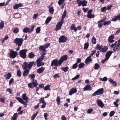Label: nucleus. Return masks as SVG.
Segmentation results:
<instances>
[{
    "instance_id": "f257e3e1",
    "label": "nucleus",
    "mask_w": 120,
    "mask_h": 120,
    "mask_svg": "<svg viewBox=\"0 0 120 120\" xmlns=\"http://www.w3.org/2000/svg\"><path fill=\"white\" fill-rule=\"evenodd\" d=\"M35 65V63L34 61L30 62L28 64L26 62H24L22 65V68L23 70H26L27 68L30 69L32 68L33 65Z\"/></svg>"
},
{
    "instance_id": "f03ea898",
    "label": "nucleus",
    "mask_w": 120,
    "mask_h": 120,
    "mask_svg": "<svg viewBox=\"0 0 120 120\" xmlns=\"http://www.w3.org/2000/svg\"><path fill=\"white\" fill-rule=\"evenodd\" d=\"M110 47L113 48V50L114 51H117L120 49V43L118 41H116L111 45H109Z\"/></svg>"
},
{
    "instance_id": "7ed1b4c3",
    "label": "nucleus",
    "mask_w": 120,
    "mask_h": 120,
    "mask_svg": "<svg viewBox=\"0 0 120 120\" xmlns=\"http://www.w3.org/2000/svg\"><path fill=\"white\" fill-rule=\"evenodd\" d=\"M95 48L98 50H100L101 52H104L107 51L108 49V47L102 45H100L99 44H97Z\"/></svg>"
},
{
    "instance_id": "20e7f679",
    "label": "nucleus",
    "mask_w": 120,
    "mask_h": 120,
    "mask_svg": "<svg viewBox=\"0 0 120 120\" xmlns=\"http://www.w3.org/2000/svg\"><path fill=\"white\" fill-rule=\"evenodd\" d=\"M23 41V40L22 38H16L14 40V42L16 43V45L19 46H21Z\"/></svg>"
},
{
    "instance_id": "39448f33",
    "label": "nucleus",
    "mask_w": 120,
    "mask_h": 120,
    "mask_svg": "<svg viewBox=\"0 0 120 120\" xmlns=\"http://www.w3.org/2000/svg\"><path fill=\"white\" fill-rule=\"evenodd\" d=\"M38 85V83L37 80L33 81V82L29 83L28 84V86L30 88L33 89L35 86Z\"/></svg>"
},
{
    "instance_id": "423d86ee",
    "label": "nucleus",
    "mask_w": 120,
    "mask_h": 120,
    "mask_svg": "<svg viewBox=\"0 0 120 120\" xmlns=\"http://www.w3.org/2000/svg\"><path fill=\"white\" fill-rule=\"evenodd\" d=\"M112 53V52L111 51H109L105 55V59L102 60L101 62V63L104 64L106 60H107L109 58Z\"/></svg>"
},
{
    "instance_id": "0eeeda50",
    "label": "nucleus",
    "mask_w": 120,
    "mask_h": 120,
    "mask_svg": "<svg viewBox=\"0 0 120 120\" xmlns=\"http://www.w3.org/2000/svg\"><path fill=\"white\" fill-rule=\"evenodd\" d=\"M27 52V50L25 49L20 50L19 52L20 56L24 59L26 57V53Z\"/></svg>"
},
{
    "instance_id": "6e6552de",
    "label": "nucleus",
    "mask_w": 120,
    "mask_h": 120,
    "mask_svg": "<svg viewBox=\"0 0 120 120\" xmlns=\"http://www.w3.org/2000/svg\"><path fill=\"white\" fill-rule=\"evenodd\" d=\"M103 91L104 90L103 88L100 89L93 93L92 94V95L95 96L96 95L102 94L103 93Z\"/></svg>"
},
{
    "instance_id": "1a4fd4ad",
    "label": "nucleus",
    "mask_w": 120,
    "mask_h": 120,
    "mask_svg": "<svg viewBox=\"0 0 120 120\" xmlns=\"http://www.w3.org/2000/svg\"><path fill=\"white\" fill-rule=\"evenodd\" d=\"M77 3L78 4V6L79 7L81 5L83 7L86 6V5L87 2L85 0L81 1L80 0H77Z\"/></svg>"
},
{
    "instance_id": "9d476101",
    "label": "nucleus",
    "mask_w": 120,
    "mask_h": 120,
    "mask_svg": "<svg viewBox=\"0 0 120 120\" xmlns=\"http://www.w3.org/2000/svg\"><path fill=\"white\" fill-rule=\"evenodd\" d=\"M68 38L65 36L62 35L59 38V43H65L68 40Z\"/></svg>"
},
{
    "instance_id": "9b49d317",
    "label": "nucleus",
    "mask_w": 120,
    "mask_h": 120,
    "mask_svg": "<svg viewBox=\"0 0 120 120\" xmlns=\"http://www.w3.org/2000/svg\"><path fill=\"white\" fill-rule=\"evenodd\" d=\"M16 98L19 102L25 105L24 107H26L27 103L28 102L27 101H24L22 98L18 97H16Z\"/></svg>"
},
{
    "instance_id": "f8f14e48",
    "label": "nucleus",
    "mask_w": 120,
    "mask_h": 120,
    "mask_svg": "<svg viewBox=\"0 0 120 120\" xmlns=\"http://www.w3.org/2000/svg\"><path fill=\"white\" fill-rule=\"evenodd\" d=\"M17 54V53L16 52H15L11 50L10 51V53L9 55L11 58H14L16 57Z\"/></svg>"
},
{
    "instance_id": "ddd939ff",
    "label": "nucleus",
    "mask_w": 120,
    "mask_h": 120,
    "mask_svg": "<svg viewBox=\"0 0 120 120\" xmlns=\"http://www.w3.org/2000/svg\"><path fill=\"white\" fill-rule=\"evenodd\" d=\"M60 60L58 61L57 59H55L52 61L51 64V66H52L54 65L55 66L57 67L58 65H59Z\"/></svg>"
},
{
    "instance_id": "4468645a",
    "label": "nucleus",
    "mask_w": 120,
    "mask_h": 120,
    "mask_svg": "<svg viewBox=\"0 0 120 120\" xmlns=\"http://www.w3.org/2000/svg\"><path fill=\"white\" fill-rule=\"evenodd\" d=\"M68 58L67 55H64L62 56L59 60V65H60L64 60H66Z\"/></svg>"
},
{
    "instance_id": "2eb2a0df",
    "label": "nucleus",
    "mask_w": 120,
    "mask_h": 120,
    "mask_svg": "<svg viewBox=\"0 0 120 120\" xmlns=\"http://www.w3.org/2000/svg\"><path fill=\"white\" fill-rule=\"evenodd\" d=\"M62 24L63 23L62 22H59L55 28V30H56L57 31L60 29Z\"/></svg>"
},
{
    "instance_id": "dca6fc26",
    "label": "nucleus",
    "mask_w": 120,
    "mask_h": 120,
    "mask_svg": "<svg viewBox=\"0 0 120 120\" xmlns=\"http://www.w3.org/2000/svg\"><path fill=\"white\" fill-rule=\"evenodd\" d=\"M96 102L98 105L101 108H103L104 107V104L101 100L98 99Z\"/></svg>"
},
{
    "instance_id": "f3484780",
    "label": "nucleus",
    "mask_w": 120,
    "mask_h": 120,
    "mask_svg": "<svg viewBox=\"0 0 120 120\" xmlns=\"http://www.w3.org/2000/svg\"><path fill=\"white\" fill-rule=\"evenodd\" d=\"M77 91V90L76 88H72L69 91V95L71 96L73 94L76 93Z\"/></svg>"
},
{
    "instance_id": "a211bd4d",
    "label": "nucleus",
    "mask_w": 120,
    "mask_h": 120,
    "mask_svg": "<svg viewBox=\"0 0 120 120\" xmlns=\"http://www.w3.org/2000/svg\"><path fill=\"white\" fill-rule=\"evenodd\" d=\"M114 38V36L113 34H112L109 37L108 40L110 43H111L114 41L113 40Z\"/></svg>"
},
{
    "instance_id": "6ab92c4d",
    "label": "nucleus",
    "mask_w": 120,
    "mask_h": 120,
    "mask_svg": "<svg viewBox=\"0 0 120 120\" xmlns=\"http://www.w3.org/2000/svg\"><path fill=\"white\" fill-rule=\"evenodd\" d=\"M114 17V18L112 19V21L116 22L117 20H120V13L117 16H115Z\"/></svg>"
},
{
    "instance_id": "aec40b11",
    "label": "nucleus",
    "mask_w": 120,
    "mask_h": 120,
    "mask_svg": "<svg viewBox=\"0 0 120 120\" xmlns=\"http://www.w3.org/2000/svg\"><path fill=\"white\" fill-rule=\"evenodd\" d=\"M109 82L111 83L112 86H116L117 85L116 82L115 81H114L112 79H110L109 80Z\"/></svg>"
},
{
    "instance_id": "412c9836",
    "label": "nucleus",
    "mask_w": 120,
    "mask_h": 120,
    "mask_svg": "<svg viewBox=\"0 0 120 120\" xmlns=\"http://www.w3.org/2000/svg\"><path fill=\"white\" fill-rule=\"evenodd\" d=\"M83 89L84 91H90L92 90L91 87L89 85H86L84 88Z\"/></svg>"
},
{
    "instance_id": "4be33fe9",
    "label": "nucleus",
    "mask_w": 120,
    "mask_h": 120,
    "mask_svg": "<svg viewBox=\"0 0 120 120\" xmlns=\"http://www.w3.org/2000/svg\"><path fill=\"white\" fill-rule=\"evenodd\" d=\"M26 93H24L22 94V99L26 101H27L29 98L28 97L26 96Z\"/></svg>"
},
{
    "instance_id": "5701e85b",
    "label": "nucleus",
    "mask_w": 120,
    "mask_h": 120,
    "mask_svg": "<svg viewBox=\"0 0 120 120\" xmlns=\"http://www.w3.org/2000/svg\"><path fill=\"white\" fill-rule=\"evenodd\" d=\"M45 69V68L44 67L38 69L37 71V72L39 74L42 73Z\"/></svg>"
},
{
    "instance_id": "b1692460",
    "label": "nucleus",
    "mask_w": 120,
    "mask_h": 120,
    "mask_svg": "<svg viewBox=\"0 0 120 120\" xmlns=\"http://www.w3.org/2000/svg\"><path fill=\"white\" fill-rule=\"evenodd\" d=\"M91 57L89 56L86 59L85 63L86 64H88L89 62L92 61V60L91 59Z\"/></svg>"
},
{
    "instance_id": "393cba45",
    "label": "nucleus",
    "mask_w": 120,
    "mask_h": 120,
    "mask_svg": "<svg viewBox=\"0 0 120 120\" xmlns=\"http://www.w3.org/2000/svg\"><path fill=\"white\" fill-rule=\"evenodd\" d=\"M11 76V74L10 73H8L4 75V77L6 79H8Z\"/></svg>"
},
{
    "instance_id": "a878e982",
    "label": "nucleus",
    "mask_w": 120,
    "mask_h": 120,
    "mask_svg": "<svg viewBox=\"0 0 120 120\" xmlns=\"http://www.w3.org/2000/svg\"><path fill=\"white\" fill-rule=\"evenodd\" d=\"M36 64L37 67H39L44 65V64L42 62L36 60Z\"/></svg>"
},
{
    "instance_id": "bb28decb",
    "label": "nucleus",
    "mask_w": 120,
    "mask_h": 120,
    "mask_svg": "<svg viewBox=\"0 0 120 120\" xmlns=\"http://www.w3.org/2000/svg\"><path fill=\"white\" fill-rule=\"evenodd\" d=\"M23 32L24 33H26L28 32L30 33V29L28 27H26L24 28L23 30Z\"/></svg>"
},
{
    "instance_id": "cd10ccee",
    "label": "nucleus",
    "mask_w": 120,
    "mask_h": 120,
    "mask_svg": "<svg viewBox=\"0 0 120 120\" xmlns=\"http://www.w3.org/2000/svg\"><path fill=\"white\" fill-rule=\"evenodd\" d=\"M39 49L40 51H46L45 48L43 45L41 46L39 48Z\"/></svg>"
},
{
    "instance_id": "c85d7f7f",
    "label": "nucleus",
    "mask_w": 120,
    "mask_h": 120,
    "mask_svg": "<svg viewBox=\"0 0 120 120\" xmlns=\"http://www.w3.org/2000/svg\"><path fill=\"white\" fill-rule=\"evenodd\" d=\"M70 29L71 30H74L75 31H76L77 30V28L75 27V25L74 24H72L71 26Z\"/></svg>"
},
{
    "instance_id": "c756f323",
    "label": "nucleus",
    "mask_w": 120,
    "mask_h": 120,
    "mask_svg": "<svg viewBox=\"0 0 120 120\" xmlns=\"http://www.w3.org/2000/svg\"><path fill=\"white\" fill-rule=\"evenodd\" d=\"M18 117L17 113H15L14 114L13 116L11 119V120H17Z\"/></svg>"
},
{
    "instance_id": "7c9ffc66",
    "label": "nucleus",
    "mask_w": 120,
    "mask_h": 120,
    "mask_svg": "<svg viewBox=\"0 0 120 120\" xmlns=\"http://www.w3.org/2000/svg\"><path fill=\"white\" fill-rule=\"evenodd\" d=\"M29 72V71L28 69H27L25 70L23 72V75L24 76H26L28 75Z\"/></svg>"
},
{
    "instance_id": "2f4dec72",
    "label": "nucleus",
    "mask_w": 120,
    "mask_h": 120,
    "mask_svg": "<svg viewBox=\"0 0 120 120\" xmlns=\"http://www.w3.org/2000/svg\"><path fill=\"white\" fill-rule=\"evenodd\" d=\"M29 76L32 79L33 81L36 80L34 79V78L35 77V75L34 74H30L29 75Z\"/></svg>"
},
{
    "instance_id": "473e14b6",
    "label": "nucleus",
    "mask_w": 120,
    "mask_h": 120,
    "mask_svg": "<svg viewBox=\"0 0 120 120\" xmlns=\"http://www.w3.org/2000/svg\"><path fill=\"white\" fill-rule=\"evenodd\" d=\"M4 22L3 21H1L0 22V30L2 29L4 26Z\"/></svg>"
},
{
    "instance_id": "72a5a7b5",
    "label": "nucleus",
    "mask_w": 120,
    "mask_h": 120,
    "mask_svg": "<svg viewBox=\"0 0 120 120\" xmlns=\"http://www.w3.org/2000/svg\"><path fill=\"white\" fill-rule=\"evenodd\" d=\"M35 56L34 54L32 52L29 53L28 55L30 59L33 58Z\"/></svg>"
},
{
    "instance_id": "f704fd0d",
    "label": "nucleus",
    "mask_w": 120,
    "mask_h": 120,
    "mask_svg": "<svg viewBox=\"0 0 120 120\" xmlns=\"http://www.w3.org/2000/svg\"><path fill=\"white\" fill-rule=\"evenodd\" d=\"M49 12L51 14H52L54 11V9H53V7L52 6L51 7L49 8Z\"/></svg>"
},
{
    "instance_id": "c9c22d12",
    "label": "nucleus",
    "mask_w": 120,
    "mask_h": 120,
    "mask_svg": "<svg viewBox=\"0 0 120 120\" xmlns=\"http://www.w3.org/2000/svg\"><path fill=\"white\" fill-rule=\"evenodd\" d=\"M60 68L61 70L64 72H66L68 69L69 68L67 66L65 67H61Z\"/></svg>"
},
{
    "instance_id": "e433bc0d",
    "label": "nucleus",
    "mask_w": 120,
    "mask_h": 120,
    "mask_svg": "<svg viewBox=\"0 0 120 120\" xmlns=\"http://www.w3.org/2000/svg\"><path fill=\"white\" fill-rule=\"evenodd\" d=\"M100 68V65L96 63L95 64L94 69L96 70H98Z\"/></svg>"
},
{
    "instance_id": "4c0bfd02",
    "label": "nucleus",
    "mask_w": 120,
    "mask_h": 120,
    "mask_svg": "<svg viewBox=\"0 0 120 120\" xmlns=\"http://www.w3.org/2000/svg\"><path fill=\"white\" fill-rule=\"evenodd\" d=\"M50 86L49 85H48L45 86L44 88V89L45 90H50Z\"/></svg>"
},
{
    "instance_id": "58836bf2",
    "label": "nucleus",
    "mask_w": 120,
    "mask_h": 120,
    "mask_svg": "<svg viewBox=\"0 0 120 120\" xmlns=\"http://www.w3.org/2000/svg\"><path fill=\"white\" fill-rule=\"evenodd\" d=\"M111 22L110 21H105L104 22L103 25L104 26L108 25L110 24Z\"/></svg>"
},
{
    "instance_id": "ea45409f",
    "label": "nucleus",
    "mask_w": 120,
    "mask_h": 120,
    "mask_svg": "<svg viewBox=\"0 0 120 120\" xmlns=\"http://www.w3.org/2000/svg\"><path fill=\"white\" fill-rule=\"evenodd\" d=\"M60 97L59 96L57 98L56 101L58 105H59L60 104Z\"/></svg>"
},
{
    "instance_id": "a19ab883",
    "label": "nucleus",
    "mask_w": 120,
    "mask_h": 120,
    "mask_svg": "<svg viewBox=\"0 0 120 120\" xmlns=\"http://www.w3.org/2000/svg\"><path fill=\"white\" fill-rule=\"evenodd\" d=\"M116 101H114V102L113 104L116 107H118V105L117 104V103L118 102L119 99H117L116 100Z\"/></svg>"
},
{
    "instance_id": "79ce46f5",
    "label": "nucleus",
    "mask_w": 120,
    "mask_h": 120,
    "mask_svg": "<svg viewBox=\"0 0 120 120\" xmlns=\"http://www.w3.org/2000/svg\"><path fill=\"white\" fill-rule=\"evenodd\" d=\"M89 46V44L88 43H86L84 44V49H86Z\"/></svg>"
},
{
    "instance_id": "37998d69",
    "label": "nucleus",
    "mask_w": 120,
    "mask_h": 120,
    "mask_svg": "<svg viewBox=\"0 0 120 120\" xmlns=\"http://www.w3.org/2000/svg\"><path fill=\"white\" fill-rule=\"evenodd\" d=\"M92 42V43L94 44H95L96 43V38L94 36L92 37L91 40Z\"/></svg>"
},
{
    "instance_id": "c03bdc74",
    "label": "nucleus",
    "mask_w": 120,
    "mask_h": 120,
    "mask_svg": "<svg viewBox=\"0 0 120 120\" xmlns=\"http://www.w3.org/2000/svg\"><path fill=\"white\" fill-rule=\"evenodd\" d=\"M44 58V56H41L39 58L37 59V60L42 62Z\"/></svg>"
},
{
    "instance_id": "a18cd8bd",
    "label": "nucleus",
    "mask_w": 120,
    "mask_h": 120,
    "mask_svg": "<svg viewBox=\"0 0 120 120\" xmlns=\"http://www.w3.org/2000/svg\"><path fill=\"white\" fill-rule=\"evenodd\" d=\"M86 17L88 18H93L94 17V16L93 15L90 14H87V15Z\"/></svg>"
},
{
    "instance_id": "49530a36",
    "label": "nucleus",
    "mask_w": 120,
    "mask_h": 120,
    "mask_svg": "<svg viewBox=\"0 0 120 120\" xmlns=\"http://www.w3.org/2000/svg\"><path fill=\"white\" fill-rule=\"evenodd\" d=\"M85 65V64L84 63H82L80 64L79 66V68H83Z\"/></svg>"
},
{
    "instance_id": "de8ad7c7",
    "label": "nucleus",
    "mask_w": 120,
    "mask_h": 120,
    "mask_svg": "<svg viewBox=\"0 0 120 120\" xmlns=\"http://www.w3.org/2000/svg\"><path fill=\"white\" fill-rule=\"evenodd\" d=\"M17 75L19 77L21 76V73L20 71V70H18L17 72Z\"/></svg>"
},
{
    "instance_id": "09e8293b",
    "label": "nucleus",
    "mask_w": 120,
    "mask_h": 120,
    "mask_svg": "<svg viewBox=\"0 0 120 120\" xmlns=\"http://www.w3.org/2000/svg\"><path fill=\"white\" fill-rule=\"evenodd\" d=\"M108 79L106 77H104L103 78H100V80L102 81H106Z\"/></svg>"
},
{
    "instance_id": "8fccbe9b",
    "label": "nucleus",
    "mask_w": 120,
    "mask_h": 120,
    "mask_svg": "<svg viewBox=\"0 0 120 120\" xmlns=\"http://www.w3.org/2000/svg\"><path fill=\"white\" fill-rule=\"evenodd\" d=\"M65 0H59L58 4L59 5L62 4L64 2Z\"/></svg>"
},
{
    "instance_id": "3c124183",
    "label": "nucleus",
    "mask_w": 120,
    "mask_h": 120,
    "mask_svg": "<svg viewBox=\"0 0 120 120\" xmlns=\"http://www.w3.org/2000/svg\"><path fill=\"white\" fill-rule=\"evenodd\" d=\"M51 17L48 18L45 21V23L46 24L48 23L50 21L51 19Z\"/></svg>"
},
{
    "instance_id": "603ef678",
    "label": "nucleus",
    "mask_w": 120,
    "mask_h": 120,
    "mask_svg": "<svg viewBox=\"0 0 120 120\" xmlns=\"http://www.w3.org/2000/svg\"><path fill=\"white\" fill-rule=\"evenodd\" d=\"M19 31V29L18 28H16L13 30V32L15 33H18Z\"/></svg>"
},
{
    "instance_id": "864d4df0",
    "label": "nucleus",
    "mask_w": 120,
    "mask_h": 120,
    "mask_svg": "<svg viewBox=\"0 0 120 120\" xmlns=\"http://www.w3.org/2000/svg\"><path fill=\"white\" fill-rule=\"evenodd\" d=\"M106 7H104L101 8V11L102 12H105L106 11Z\"/></svg>"
},
{
    "instance_id": "5fc2aeb1",
    "label": "nucleus",
    "mask_w": 120,
    "mask_h": 120,
    "mask_svg": "<svg viewBox=\"0 0 120 120\" xmlns=\"http://www.w3.org/2000/svg\"><path fill=\"white\" fill-rule=\"evenodd\" d=\"M39 101L40 103H46L44 101V98H41L39 100Z\"/></svg>"
},
{
    "instance_id": "6e6d98bb",
    "label": "nucleus",
    "mask_w": 120,
    "mask_h": 120,
    "mask_svg": "<svg viewBox=\"0 0 120 120\" xmlns=\"http://www.w3.org/2000/svg\"><path fill=\"white\" fill-rule=\"evenodd\" d=\"M41 29L40 27H37V29L36 30V32L37 34L39 33Z\"/></svg>"
},
{
    "instance_id": "4d7b16f0",
    "label": "nucleus",
    "mask_w": 120,
    "mask_h": 120,
    "mask_svg": "<svg viewBox=\"0 0 120 120\" xmlns=\"http://www.w3.org/2000/svg\"><path fill=\"white\" fill-rule=\"evenodd\" d=\"M78 63H76L74 64L72 66V68L75 69L77 68L78 67Z\"/></svg>"
},
{
    "instance_id": "13d9d810",
    "label": "nucleus",
    "mask_w": 120,
    "mask_h": 120,
    "mask_svg": "<svg viewBox=\"0 0 120 120\" xmlns=\"http://www.w3.org/2000/svg\"><path fill=\"white\" fill-rule=\"evenodd\" d=\"M48 116V115L47 114V113H44V116L45 120H48V119L47 117Z\"/></svg>"
},
{
    "instance_id": "bf43d9fd",
    "label": "nucleus",
    "mask_w": 120,
    "mask_h": 120,
    "mask_svg": "<svg viewBox=\"0 0 120 120\" xmlns=\"http://www.w3.org/2000/svg\"><path fill=\"white\" fill-rule=\"evenodd\" d=\"M79 77V75H76L74 78H72L71 80H75L77 79Z\"/></svg>"
},
{
    "instance_id": "052dcab7",
    "label": "nucleus",
    "mask_w": 120,
    "mask_h": 120,
    "mask_svg": "<svg viewBox=\"0 0 120 120\" xmlns=\"http://www.w3.org/2000/svg\"><path fill=\"white\" fill-rule=\"evenodd\" d=\"M96 50H94L92 51L91 53L90 54V56L91 57L96 52Z\"/></svg>"
},
{
    "instance_id": "680f3d73",
    "label": "nucleus",
    "mask_w": 120,
    "mask_h": 120,
    "mask_svg": "<svg viewBox=\"0 0 120 120\" xmlns=\"http://www.w3.org/2000/svg\"><path fill=\"white\" fill-rule=\"evenodd\" d=\"M66 10H65L62 14V17L64 18H65L66 16Z\"/></svg>"
},
{
    "instance_id": "e2e57ef3",
    "label": "nucleus",
    "mask_w": 120,
    "mask_h": 120,
    "mask_svg": "<svg viewBox=\"0 0 120 120\" xmlns=\"http://www.w3.org/2000/svg\"><path fill=\"white\" fill-rule=\"evenodd\" d=\"M115 113V112L113 111H111L110 113V114H109L110 116V117H112L113 116V115H114V114Z\"/></svg>"
},
{
    "instance_id": "0e129e2a",
    "label": "nucleus",
    "mask_w": 120,
    "mask_h": 120,
    "mask_svg": "<svg viewBox=\"0 0 120 120\" xmlns=\"http://www.w3.org/2000/svg\"><path fill=\"white\" fill-rule=\"evenodd\" d=\"M59 77L60 76L58 74H56L53 76V78L54 79H56L57 78H59Z\"/></svg>"
},
{
    "instance_id": "69168bd1",
    "label": "nucleus",
    "mask_w": 120,
    "mask_h": 120,
    "mask_svg": "<svg viewBox=\"0 0 120 120\" xmlns=\"http://www.w3.org/2000/svg\"><path fill=\"white\" fill-rule=\"evenodd\" d=\"M14 79L13 78H11L10 81H9V85L11 84L13 82V81H14Z\"/></svg>"
},
{
    "instance_id": "338daca9",
    "label": "nucleus",
    "mask_w": 120,
    "mask_h": 120,
    "mask_svg": "<svg viewBox=\"0 0 120 120\" xmlns=\"http://www.w3.org/2000/svg\"><path fill=\"white\" fill-rule=\"evenodd\" d=\"M7 91L10 94H11L12 92V91L9 88L7 90Z\"/></svg>"
},
{
    "instance_id": "774afa93",
    "label": "nucleus",
    "mask_w": 120,
    "mask_h": 120,
    "mask_svg": "<svg viewBox=\"0 0 120 120\" xmlns=\"http://www.w3.org/2000/svg\"><path fill=\"white\" fill-rule=\"evenodd\" d=\"M93 111V110L92 109H89L87 111V112L89 114L90 113Z\"/></svg>"
}]
</instances>
